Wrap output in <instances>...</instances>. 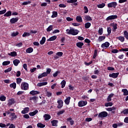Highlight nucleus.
Instances as JSON below:
<instances>
[{"label": "nucleus", "mask_w": 128, "mask_h": 128, "mask_svg": "<svg viewBox=\"0 0 128 128\" xmlns=\"http://www.w3.org/2000/svg\"><path fill=\"white\" fill-rule=\"evenodd\" d=\"M67 34H72V36H76L78 34V30H76L74 28H70V29H67L66 30Z\"/></svg>", "instance_id": "nucleus-1"}, {"label": "nucleus", "mask_w": 128, "mask_h": 128, "mask_svg": "<svg viewBox=\"0 0 128 128\" xmlns=\"http://www.w3.org/2000/svg\"><path fill=\"white\" fill-rule=\"evenodd\" d=\"M21 88L22 90H28V84L23 82L21 84Z\"/></svg>", "instance_id": "nucleus-2"}, {"label": "nucleus", "mask_w": 128, "mask_h": 128, "mask_svg": "<svg viewBox=\"0 0 128 128\" xmlns=\"http://www.w3.org/2000/svg\"><path fill=\"white\" fill-rule=\"evenodd\" d=\"M106 116H108V112L106 111L100 112L98 115V118H106Z\"/></svg>", "instance_id": "nucleus-3"}, {"label": "nucleus", "mask_w": 128, "mask_h": 128, "mask_svg": "<svg viewBox=\"0 0 128 128\" xmlns=\"http://www.w3.org/2000/svg\"><path fill=\"white\" fill-rule=\"evenodd\" d=\"M108 8H116V6H118V3L116 2H111L108 4Z\"/></svg>", "instance_id": "nucleus-4"}, {"label": "nucleus", "mask_w": 128, "mask_h": 128, "mask_svg": "<svg viewBox=\"0 0 128 128\" xmlns=\"http://www.w3.org/2000/svg\"><path fill=\"white\" fill-rule=\"evenodd\" d=\"M116 18H118L117 15H112L107 17L106 20L107 22H108V20H116Z\"/></svg>", "instance_id": "nucleus-5"}, {"label": "nucleus", "mask_w": 128, "mask_h": 128, "mask_svg": "<svg viewBox=\"0 0 128 128\" xmlns=\"http://www.w3.org/2000/svg\"><path fill=\"white\" fill-rule=\"evenodd\" d=\"M86 104H88V102L86 101L80 100L78 103V106L80 108H82V106H84Z\"/></svg>", "instance_id": "nucleus-6"}, {"label": "nucleus", "mask_w": 128, "mask_h": 128, "mask_svg": "<svg viewBox=\"0 0 128 128\" xmlns=\"http://www.w3.org/2000/svg\"><path fill=\"white\" fill-rule=\"evenodd\" d=\"M58 106H57L58 108H62L64 106V102L62 100H58L57 101Z\"/></svg>", "instance_id": "nucleus-7"}, {"label": "nucleus", "mask_w": 128, "mask_h": 128, "mask_svg": "<svg viewBox=\"0 0 128 128\" xmlns=\"http://www.w3.org/2000/svg\"><path fill=\"white\" fill-rule=\"evenodd\" d=\"M108 46H110V42H108L103 43L101 45V48H104V50H106Z\"/></svg>", "instance_id": "nucleus-8"}, {"label": "nucleus", "mask_w": 128, "mask_h": 128, "mask_svg": "<svg viewBox=\"0 0 128 128\" xmlns=\"http://www.w3.org/2000/svg\"><path fill=\"white\" fill-rule=\"evenodd\" d=\"M118 74H120V72L112 73L109 74V76L110 78H116L118 76Z\"/></svg>", "instance_id": "nucleus-9"}, {"label": "nucleus", "mask_w": 128, "mask_h": 128, "mask_svg": "<svg viewBox=\"0 0 128 128\" xmlns=\"http://www.w3.org/2000/svg\"><path fill=\"white\" fill-rule=\"evenodd\" d=\"M30 112V108L28 107H26L24 108V110L22 111L21 113L22 114H28Z\"/></svg>", "instance_id": "nucleus-10"}, {"label": "nucleus", "mask_w": 128, "mask_h": 128, "mask_svg": "<svg viewBox=\"0 0 128 128\" xmlns=\"http://www.w3.org/2000/svg\"><path fill=\"white\" fill-rule=\"evenodd\" d=\"M40 94V91H36L34 90H32L30 92V94H32V96H36V94Z\"/></svg>", "instance_id": "nucleus-11"}, {"label": "nucleus", "mask_w": 128, "mask_h": 128, "mask_svg": "<svg viewBox=\"0 0 128 128\" xmlns=\"http://www.w3.org/2000/svg\"><path fill=\"white\" fill-rule=\"evenodd\" d=\"M43 118H44V120H50L52 116L48 114H45L44 115Z\"/></svg>", "instance_id": "nucleus-12"}, {"label": "nucleus", "mask_w": 128, "mask_h": 128, "mask_svg": "<svg viewBox=\"0 0 128 128\" xmlns=\"http://www.w3.org/2000/svg\"><path fill=\"white\" fill-rule=\"evenodd\" d=\"M8 56L14 58L15 56H18V53L14 51L10 52V53H8Z\"/></svg>", "instance_id": "nucleus-13"}, {"label": "nucleus", "mask_w": 128, "mask_h": 128, "mask_svg": "<svg viewBox=\"0 0 128 128\" xmlns=\"http://www.w3.org/2000/svg\"><path fill=\"white\" fill-rule=\"evenodd\" d=\"M16 102V100H14V98H12L10 99L8 101V104L9 106H12V104H14Z\"/></svg>", "instance_id": "nucleus-14"}, {"label": "nucleus", "mask_w": 128, "mask_h": 128, "mask_svg": "<svg viewBox=\"0 0 128 128\" xmlns=\"http://www.w3.org/2000/svg\"><path fill=\"white\" fill-rule=\"evenodd\" d=\"M20 62V61L18 59H14L13 60V64L15 66H18V64Z\"/></svg>", "instance_id": "nucleus-15"}, {"label": "nucleus", "mask_w": 128, "mask_h": 128, "mask_svg": "<svg viewBox=\"0 0 128 128\" xmlns=\"http://www.w3.org/2000/svg\"><path fill=\"white\" fill-rule=\"evenodd\" d=\"M58 36H52L50 38L48 39L47 40L48 42H54V40H56V38H57Z\"/></svg>", "instance_id": "nucleus-16"}, {"label": "nucleus", "mask_w": 128, "mask_h": 128, "mask_svg": "<svg viewBox=\"0 0 128 128\" xmlns=\"http://www.w3.org/2000/svg\"><path fill=\"white\" fill-rule=\"evenodd\" d=\"M58 120H53L51 121V124L52 126H58Z\"/></svg>", "instance_id": "nucleus-17"}, {"label": "nucleus", "mask_w": 128, "mask_h": 128, "mask_svg": "<svg viewBox=\"0 0 128 128\" xmlns=\"http://www.w3.org/2000/svg\"><path fill=\"white\" fill-rule=\"evenodd\" d=\"M38 97L35 96L33 97H30V100H33L34 102H37Z\"/></svg>", "instance_id": "nucleus-18"}, {"label": "nucleus", "mask_w": 128, "mask_h": 128, "mask_svg": "<svg viewBox=\"0 0 128 128\" xmlns=\"http://www.w3.org/2000/svg\"><path fill=\"white\" fill-rule=\"evenodd\" d=\"M70 96H68L66 98V99L64 100V102L66 104L67 106H68L70 104Z\"/></svg>", "instance_id": "nucleus-19"}, {"label": "nucleus", "mask_w": 128, "mask_h": 128, "mask_svg": "<svg viewBox=\"0 0 128 128\" xmlns=\"http://www.w3.org/2000/svg\"><path fill=\"white\" fill-rule=\"evenodd\" d=\"M34 52V48L32 47H30L28 48H27L26 50V54H32Z\"/></svg>", "instance_id": "nucleus-20"}, {"label": "nucleus", "mask_w": 128, "mask_h": 128, "mask_svg": "<svg viewBox=\"0 0 128 128\" xmlns=\"http://www.w3.org/2000/svg\"><path fill=\"white\" fill-rule=\"evenodd\" d=\"M18 18H12L10 20V22L11 24H15V22H18Z\"/></svg>", "instance_id": "nucleus-21"}, {"label": "nucleus", "mask_w": 128, "mask_h": 128, "mask_svg": "<svg viewBox=\"0 0 128 128\" xmlns=\"http://www.w3.org/2000/svg\"><path fill=\"white\" fill-rule=\"evenodd\" d=\"M84 20H87L88 22H90L92 20V17L90 16L86 15L84 16Z\"/></svg>", "instance_id": "nucleus-22"}, {"label": "nucleus", "mask_w": 128, "mask_h": 128, "mask_svg": "<svg viewBox=\"0 0 128 128\" xmlns=\"http://www.w3.org/2000/svg\"><path fill=\"white\" fill-rule=\"evenodd\" d=\"M38 110H35L33 112H30L29 113V115L30 116H36V114H38Z\"/></svg>", "instance_id": "nucleus-23"}, {"label": "nucleus", "mask_w": 128, "mask_h": 128, "mask_svg": "<svg viewBox=\"0 0 128 128\" xmlns=\"http://www.w3.org/2000/svg\"><path fill=\"white\" fill-rule=\"evenodd\" d=\"M110 26H112L114 30H116L118 29V24H114V23L110 24Z\"/></svg>", "instance_id": "nucleus-24"}, {"label": "nucleus", "mask_w": 128, "mask_h": 128, "mask_svg": "<svg viewBox=\"0 0 128 128\" xmlns=\"http://www.w3.org/2000/svg\"><path fill=\"white\" fill-rule=\"evenodd\" d=\"M52 16H51V18H58V12L56 11H53L52 12Z\"/></svg>", "instance_id": "nucleus-25"}, {"label": "nucleus", "mask_w": 128, "mask_h": 128, "mask_svg": "<svg viewBox=\"0 0 128 128\" xmlns=\"http://www.w3.org/2000/svg\"><path fill=\"white\" fill-rule=\"evenodd\" d=\"M76 20L78 22H82V16H78L76 17Z\"/></svg>", "instance_id": "nucleus-26"}, {"label": "nucleus", "mask_w": 128, "mask_h": 128, "mask_svg": "<svg viewBox=\"0 0 128 128\" xmlns=\"http://www.w3.org/2000/svg\"><path fill=\"white\" fill-rule=\"evenodd\" d=\"M46 84H48V82H40L37 84V86L40 87V86H46Z\"/></svg>", "instance_id": "nucleus-27"}, {"label": "nucleus", "mask_w": 128, "mask_h": 128, "mask_svg": "<svg viewBox=\"0 0 128 128\" xmlns=\"http://www.w3.org/2000/svg\"><path fill=\"white\" fill-rule=\"evenodd\" d=\"M84 44V42H78L76 44V46H78V48H82Z\"/></svg>", "instance_id": "nucleus-28"}, {"label": "nucleus", "mask_w": 128, "mask_h": 128, "mask_svg": "<svg viewBox=\"0 0 128 128\" xmlns=\"http://www.w3.org/2000/svg\"><path fill=\"white\" fill-rule=\"evenodd\" d=\"M116 110V108L114 106L108 108H106V110H107L108 112H112V110Z\"/></svg>", "instance_id": "nucleus-29"}, {"label": "nucleus", "mask_w": 128, "mask_h": 128, "mask_svg": "<svg viewBox=\"0 0 128 128\" xmlns=\"http://www.w3.org/2000/svg\"><path fill=\"white\" fill-rule=\"evenodd\" d=\"M105 6H106V4L104 3H102L97 5V8H104Z\"/></svg>", "instance_id": "nucleus-30"}, {"label": "nucleus", "mask_w": 128, "mask_h": 128, "mask_svg": "<svg viewBox=\"0 0 128 128\" xmlns=\"http://www.w3.org/2000/svg\"><path fill=\"white\" fill-rule=\"evenodd\" d=\"M106 40V36H100L98 38V41L100 42H102Z\"/></svg>", "instance_id": "nucleus-31"}, {"label": "nucleus", "mask_w": 128, "mask_h": 128, "mask_svg": "<svg viewBox=\"0 0 128 128\" xmlns=\"http://www.w3.org/2000/svg\"><path fill=\"white\" fill-rule=\"evenodd\" d=\"M10 116H12V120H16V118H18V116H16V113H10Z\"/></svg>", "instance_id": "nucleus-32"}, {"label": "nucleus", "mask_w": 128, "mask_h": 128, "mask_svg": "<svg viewBox=\"0 0 128 128\" xmlns=\"http://www.w3.org/2000/svg\"><path fill=\"white\" fill-rule=\"evenodd\" d=\"M67 120L68 122H70V124H71V126H72V124H74V121L72 118H68Z\"/></svg>", "instance_id": "nucleus-33"}, {"label": "nucleus", "mask_w": 128, "mask_h": 128, "mask_svg": "<svg viewBox=\"0 0 128 128\" xmlns=\"http://www.w3.org/2000/svg\"><path fill=\"white\" fill-rule=\"evenodd\" d=\"M114 96V94H110L107 98V102H112V98Z\"/></svg>", "instance_id": "nucleus-34"}, {"label": "nucleus", "mask_w": 128, "mask_h": 128, "mask_svg": "<svg viewBox=\"0 0 128 128\" xmlns=\"http://www.w3.org/2000/svg\"><path fill=\"white\" fill-rule=\"evenodd\" d=\"M116 38L118 40H120V42H124V37L122 36H118Z\"/></svg>", "instance_id": "nucleus-35"}, {"label": "nucleus", "mask_w": 128, "mask_h": 128, "mask_svg": "<svg viewBox=\"0 0 128 128\" xmlns=\"http://www.w3.org/2000/svg\"><path fill=\"white\" fill-rule=\"evenodd\" d=\"M66 82L65 80H62L60 82V84L62 86V88H64V86H66Z\"/></svg>", "instance_id": "nucleus-36"}, {"label": "nucleus", "mask_w": 128, "mask_h": 128, "mask_svg": "<svg viewBox=\"0 0 128 128\" xmlns=\"http://www.w3.org/2000/svg\"><path fill=\"white\" fill-rule=\"evenodd\" d=\"M10 88H14V90H16V82L12 83L10 85Z\"/></svg>", "instance_id": "nucleus-37"}, {"label": "nucleus", "mask_w": 128, "mask_h": 128, "mask_svg": "<svg viewBox=\"0 0 128 128\" xmlns=\"http://www.w3.org/2000/svg\"><path fill=\"white\" fill-rule=\"evenodd\" d=\"M4 14H4V16L8 17V16H12L11 11H8L6 13L5 12Z\"/></svg>", "instance_id": "nucleus-38"}, {"label": "nucleus", "mask_w": 128, "mask_h": 128, "mask_svg": "<svg viewBox=\"0 0 128 128\" xmlns=\"http://www.w3.org/2000/svg\"><path fill=\"white\" fill-rule=\"evenodd\" d=\"M122 92H124V96H128V90L126 88L122 89Z\"/></svg>", "instance_id": "nucleus-39"}, {"label": "nucleus", "mask_w": 128, "mask_h": 128, "mask_svg": "<svg viewBox=\"0 0 128 128\" xmlns=\"http://www.w3.org/2000/svg\"><path fill=\"white\" fill-rule=\"evenodd\" d=\"M90 26H92V24H90V22H88L84 24L86 28H90Z\"/></svg>", "instance_id": "nucleus-40"}, {"label": "nucleus", "mask_w": 128, "mask_h": 128, "mask_svg": "<svg viewBox=\"0 0 128 128\" xmlns=\"http://www.w3.org/2000/svg\"><path fill=\"white\" fill-rule=\"evenodd\" d=\"M37 126L38 128H44L46 127V125H44L40 122H39L37 124Z\"/></svg>", "instance_id": "nucleus-41"}, {"label": "nucleus", "mask_w": 128, "mask_h": 128, "mask_svg": "<svg viewBox=\"0 0 128 128\" xmlns=\"http://www.w3.org/2000/svg\"><path fill=\"white\" fill-rule=\"evenodd\" d=\"M6 97L4 95H2L0 96V100H1V102H4L6 101Z\"/></svg>", "instance_id": "nucleus-42"}, {"label": "nucleus", "mask_w": 128, "mask_h": 128, "mask_svg": "<svg viewBox=\"0 0 128 128\" xmlns=\"http://www.w3.org/2000/svg\"><path fill=\"white\" fill-rule=\"evenodd\" d=\"M114 104H112V102H109L107 103H105L104 106L108 108V106H112V105Z\"/></svg>", "instance_id": "nucleus-43"}, {"label": "nucleus", "mask_w": 128, "mask_h": 128, "mask_svg": "<svg viewBox=\"0 0 128 128\" xmlns=\"http://www.w3.org/2000/svg\"><path fill=\"white\" fill-rule=\"evenodd\" d=\"M10 64V60H7V61H4L2 62V66H8Z\"/></svg>", "instance_id": "nucleus-44"}, {"label": "nucleus", "mask_w": 128, "mask_h": 128, "mask_svg": "<svg viewBox=\"0 0 128 128\" xmlns=\"http://www.w3.org/2000/svg\"><path fill=\"white\" fill-rule=\"evenodd\" d=\"M46 42V37H42L40 41V44H44Z\"/></svg>", "instance_id": "nucleus-45"}, {"label": "nucleus", "mask_w": 128, "mask_h": 128, "mask_svg": "<svg viewBox=\"0 0 128 128\" xmlns=\"http://www.w3.org/2000/svg\"><path fill=\"white\" fill-rule=\"evenodd\" d=\"M98 34H100V36H102V34L104 32V30L102 29V28H99V30H98Z\"/></svg>", "instance_id": "nucleus-46"}, {"label": "nucleus", "mask_w": 128, "mask_h": 128, "mask_svg": "<svg viewBox=\"0 0 128 128\" xmlns=\"http://www.w3.org/2000/svg\"><path fill=\"white\" fill-rule=\"evenodd\" d=\"M30 36V33L25 32L23 34L22 36L23 38H26V36Z\"/></svg>", "instance_id": "nucleus-47"}, {"label": "nucleus", "mask_w": 128, "mask_h": 128, "mask_svg": "<svg viewBox=\"0 0 128 128\" xmlns=\"http://www.w3.org/2000/svg\"><path fill=\"white\" fill-rule=\"evenodd\" d=\"M108 36H110L112 33V28L110 27L107 28Z\"/></svg>", "instance_id": "nucleus-48"}, {"label": "nucleus", "mask_w": 128, "mask_h": 128, "mask_svg": "<svg viewBox=\"0 0 128 128\" xmlns=\"http://www.w3.org/2000/svg\"><path fill=\"white\" fill-rule=\"evenodd\" d=\"M78 0H67V2L68 4H74V2H76Z\"/></svg>", "instance_id": "nucleus-49"}, {"label": "nucleus", "mask_w": 128, "mask_h": 128, "mask_svg": "<svg viewBox=\"0 0 128 128\" xmlns=\"http://www.w3.org/2000/svg\"><path fill=\"white\" fill-rule=\"evenodd\" d=\"M0 10H2V8L0 7ZM6 12V9H4L2 10H0V14H4Z\"/></svg>", "instance_id": "nucleus-50"}, {"label": "nucleus", "mask_w": 128, "mask_h": 128, "mask_svg": "<svg viewBox=\"0 0 128 128\" xmlns=\"http://www.w3.org/2000/svg\"><path fill=\"white\" fill-rule=\"evenodd\" d=\"M58 74H60V72L58 70L56 71V72H54V74H53V76L54 78H56V76H58Z\"/></svg>", "instance_id": "nucleus-51"}, {"label": "nucleus", "mask_w": 128, "mask_h": 128, "mask_svg": "<svg viewBox=\"0 0 128 128\" xmlns=\"http://www.w3.org/2000/svg\"><path fill=\"white\" fill-rule=\"evenodd\" d=\"M52 30V25H50L47 28L46 31L47 32H50Z\"/></svg>", "instance_id": "nucleus-52"}, {"label": "nucleus", "mask_w": 128, "mask_h": 128, "mask_svg": "<svg viewBox=\"0 0 128 128\" xmlns=\"http://www.w3.org/2000/svg\"><path fill=\"white\" fill-rule=\"evenodd\" d=\"M18 34V32L16 31V32H13L11 36H16Z\"/></svg>", "instance_id": "nucleus-53"}, {"label": "nucleus", "mask_w": 128, "mask_h": 128, "mask_svg": "<svg viewBox=\"0 0 128 128\" xmlns=\"http://www.w3.org/2000/svg\"><path fill=\"white\" fill-rule=\"evenodd\" d=\"M124 36L128 40V32L126 30L124 31Z\"/></svg>", "instance_id": "nucleus-54"}, {"label": "nucleus", "mask_w": 128, "mask_h": 128, "mask_svg": "<svg viewBox=\"0 0 128 128\" xmlns=\"http://www.w3.org/2000/svg\"><path fill=\"white\" fill-rule=\"evenodd\" d=\"M122 114H128V108L122 110Z\"/></svg>", "instance_id": "nucleus-55"}, {"label": "nucleus", "mask_w": 128, "mask_h": 128, "mask_svg": "<svg viewBox=\"0 0 128 128\" xmlns=\"http://www.w3.org/2000/svg\"><path fill=\"white\" fill-rule=\"evenodd\" d=\"M64 112H65L64 110H60L58 112L57 115L58 116H60V114H64Z\"/></svg>", "instance_id": "nucleus-56"}, {"label": "nucleus", "mask_w": 128, "mask_h": 128, "mask_svg": "<svg viewBox=\"0 0 128 128\" xmlns=\"http://www.w3.org/2000/svg\"><path fill=\"white\" fill-rule=\"evenodd\" d=\"M22 78H16V84H20V82H22Z\"/></svg>", "instance_id": "nucleus-57"}, {"label": "nucleus", "mask_w": 128, "mask_h": 128, "mask_svg": "<svg viewBox=\"0 0 128 128\" xmlns=\"http://www.w3.org/2000/svg\"><path fill=\"white\" fill-rule=\"evenodd\" d=\"M59 8H66V5L64 4H60L58 5Z\"/></svg>", "instance_id": "nucleus-58"}, {"label": "nucleus", "mask_w": 128, "mask_h": 128, "mask_svg": "<svg viewBox=\"0 0 128 128\" xmlns=\"http://www.w3.org/2000/svg\"><path fill=\"white\" fill-rule=\"evenodd\" d=\"M84 12L85 14H88V9L86 6H84Z\"/></svg>", "instance_id": "nucleus-59"}, {"label": "nucleus", "mask_w": 128, "mask_h": 128, "mask_svg": "<svg viewBox=\"0 0 128 128\" xmlns=\"http://www.w3.org/2000/svg\"><path fill=\"white\" fill-rule=\"evenodd\" d=\"M97 54H98V50H94V56H93V58H96Z\"/></svg>", "instance_id": "nucleus-60"}, {"label": "nucleus", "mask_w": 128, "mask_h": 128, "mask_svg": "<svg viewBox=\"0 0 128 128\" xmlns=\"http://www.w3.org/2000/svg\"><path fill=\"white\" fill-rule=\"evenodd\" d=\"M56 56L58 57L62 56V54H64V53L62 52H58L56 54Z\"/></svg>", "instance_id": "nucleus-61"}, {"label": "nucleus", "mask_w": 128, "mask_h": 128, "mask_svg": "<svg viewBox=\"0 0 128 128\" xmlns=\"http://www.w3.org/2000/svg\"><path fill=\"white\" fill-rule=\"evenodd\" d=\"M52 92H46V96L48 97V98H50V96H52Z\"/></svg>", "instance_id": "nucleus-62"}, {"label": "nucleus", "mask_w": 128, "mask_h": 128, "mask_svg": "<svg viewBox=\"0 0 128 128\" xmlns=\"http://www.w3.org/2000/svg\"><path fill=\"white\" fill-rule=\"evenodd\" d=\"M111 52H112V54H118V50L116 49H113L111 51Z\"/></svg>", "instance_id": "nucleus-63"}, {"label": "nucleus", "mask_w": 128, "mask_h": 128, "mask_svg": "<svg viewBox=\"0 0 128 128\" xmlns=\"http://www.w3.org/2000/svg\"><path fill=\"white\" fill-rule=\"evenodd\" d=\"M120 50V52H128V48H122Z\"/></svg>", "instance_id": "nucleus-64"}]
</instances>
